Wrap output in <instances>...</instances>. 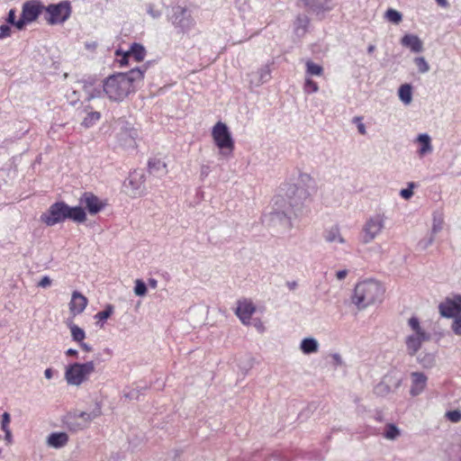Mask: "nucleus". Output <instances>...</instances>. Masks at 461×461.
<instances>
[{
    "label": "nucleus",
    "instance_id": "1",
    "mask_svg": "<svg viewBox=\"0 0 461 461\" xmlns=\"http://www.w3.org/2000/svg\"><path fill=\"white\" fill-rule=\"evenodd\" d=\"M306 197V190L288 185L284 194H277L273 199L271 210L264 214V221L270 226L279 228L281 232L291 230L293 228L291 215L294 208L300 206Z\"/></svg>",
    "mask_w": 461,
    "mask_h": 461
},
{
    "label": "nucleus",
    "instance_id": "2",
    "mask_svg": "<svg viewBox=\"0 0 461 461\" xmlns=\"http://www.w3.org/2000/svg\"><path fill=\"white\" fill-rule=\"evenodd\" d=\"M146 68H132L126 73L108 77L104 82V92L112 101L121 102L133 92L143 80Z\"/></svg>",
    "mask_w": 461,
    "mask_h": 461
},
{
    "label": "nucleus",
    "instance_id": "3",
    "mask_svg": "<svg viewBox=\"0 0 461 461\" xmlns=\"http://www.w3.org/2000/svg\"><path fill=\"white\" fill-rule=\"evenodd\" d=\"M41 220L47 226H54L66 220L81 223L86 220V214L81 206L72 207L65 202H56L50 206L46 212L41 214Z\"/></svg>",
    "mask_w": 461,
    "mask_h": 461
},
{
    "label": "nucleus",
    "instance_id": "4",
    "mask_svg": "<svg viewBox=\"0 0 461 461\" xmlns=\"http://www.w3.org/2000/svg\"><path fill=\"white\" fill-rule=\"evenodd\" d=\"M384 293V288L379 282L373 279L365 280L356 285L352 302L358 309H365L376 302H381Z\"/></svg>",
    "mask_w": 461,
    "mask_h": 461
},
{
    "label": "nucleus",
    "instance_id": "5",
    "mask_svg": "<svg viewBox=\"0 0 461 461\" xmlns=\"http://www.w3.org/2000/svg\"><path fill=\"white\" fill-rule=\"evenodd\" d=\"M408 326L411 333L405 338L406 351L409 356L413 357L421 348L422 344L430 339V334L421 326L420 321L415 316L408 320Z\"/></svg>",
    "mask_w": 461,
    "mask_h": 461
},
{
    "label": "nucleus",
    "instance_id": "6",
    "mask_svg": "<svg viewBox=\"0 0 461 461\" xmlns=\"http://www.w3.org/2000/svg\"><path fill=\"white\" fill-rule=\"evenodd\" d=\"M95 371V363L87 361L86 363H73L67 366L65 379L70 385L79 386L89 380Z\"/></svg>",
    "mask_w": 461,
    "mask_h": 461
},
{
    "label": "nucleus",
    "instance_id": "7",
    "mask_svg": "<svg viewBox=\"0 0 461 461\" xmlns=\"http://www.w3.org/2000/svg\"><path fill=\"white\" fill-rule=\"evenodd\" d=\"M212 137L215 145L220 149V155L224 158H229L232 155L234 150V140L228 126L218 122L212 130Z\"/></svg>",
    "mask_w": 461,
    "mask_h": 461
},
{
    "label": "nucleus",
    "instance_id": "8",
    "mask_svg": "<svg viewBox=\"0 0 461 461\" xmlns=\"http://www.w3.org/2000/svg\"><path fill=\"white\" fill-rule=\"evenodd\" d=\"M387 217L383 212L369 216L362 227L361 240L364 244L372 242L385 228Z\"/></svg>",
    "mask_w": 461,
    "mask_h": 461
},
{
    "label": "nucleus",
    "instance_id": "9",
    "mask_svg": "<svg viewBox=\"0 0 461 461\" xmlns=\"http://www.w3.org/2000/svg\"><path fill=\"white\" fill-rule=\"evenodd\" d=\"M43 5L37 0H30L23 5L22 15L18 19L16 28L23 30L28 23L34 22L43 10Z\"/></svg>",
    "mask_w": 461,
    "mask_h": 461
},
{
    "label": "nucleus",
    "instance_id": "10",
    "mask_svg": "<svg viewBox=\"0 0 461 461\" xmlns=\"http://www.w3.org/2000/svg\"><path fill=\"white\" fill-rule=\"evenodd\" d=\"M171 22L176 28L180 29L183 32H188L195 26V21L190 12L180 5L173 8Z\"/></svg>",
    "mask_w": 461,
    "mask_h": 461
},
{
    "label": "nucleus",
    "instance_id": "11",
    "mask_svg": "<svg viewBox=\"0 0 461 461\" xmlns=\"http://www.w3.org/2000/svg\"><path fill=\"white\" fill-rule=\"evenodd\" d=\"M48 17L47 22L50 24L63 23L70 16L71 9L68 2H61L57 5H50L46 8Z\"/></svg>",
    "mask_w": 461,
    "mask_h": 461
},
{
    "label": "nucleus",
    "instance_id": "12",
    "mask_svg": "<svg viewBox=\"0 0 461 461\" xmlns=\"http://www.w3.org/2000/svg\"><path fill=\"white\" fill-rule=\"evenodd\" d=\"M438 311L442 317L456 318L461 315V295L456 294L453 297H447L438 305Z\"/></svg>",
    "mask_w": 461,
    "mask_h": 461
},
{
    "label": "nucleus",
    "instance_id": "13",
    "mask_svg": "<svg viewBox=\"0 0 461 461\" xmlns=\"http://www.w3.org/2000/svg\"><path fill=\"white\" fill-rule=\"evenodd\" d=\"M115 55L118 58L121 57L119 62L121 66H124L128 64V60L131 58L134 59L138 62L142 61L146 56V50L142 45L139 43H133L128 51L122 52V50H117L115 51Z\"/></svg>",
    "mask_w": 461,
    "mask_h": 461
},
{
    "label": "nucleus",
    "instance_id": "14",
    "mask_svg": "<svg viewBox=\"0 0 461 461\" xmlns=\"http://www.w3.org/2000/svg\"><path fill=\"white\" fill-rule=\"evenodd\" d=\"M255 312L256 307L251 301L244 299L238 302L236 314L243 324L249 325L250 323Z\"/></svg>",
    "mask_w": 461,
    "mask_h": 461
},
{
    "label": "nucleus",
    "instance_id": "15",
    "mask_svg": "<svg viewBox=\"0 0 461 461\" xmlns=\"http://www.w3.org/2000/svg\"><path fill=\"white\" fill-rule=\"evenodd\" d=\"M80 203L85 205L90 214H96L104 208V203L94 194L85 193Z\"/></svg>",
    "mask_w": 461,
    "mask_h": 461
},
{
    "label": "nucleus",
    "instance_id": "16",
    "mask_svg": "<svg viewBox=\"0 0 461 461\" xmlns=\"http://www.w3.org/2000/svg\"><path fill=\"white\" fill-rule=\"evenodd\" d=\"M271 78V68L268 64L259 68L257 71L249 74V84L253 86H259Z\"/></svg>",
    "mask_w": 461,
    "mask_h": 461
},
{
    "label": "nucleus",
    "instance_id": "17",
    "mask_svg": "<svg viewBox=\"0 0 461 461\" xmlns=\"http://www.w3.org/2000/svg\"><path fill=\"white\" fill-rule=\"evenodd\" d=\"M428 376L422 372L411 373L410 393L412 396L420 395L426 388Z\"/></svg>",
    "mask_w": 461,
    "mask_h": 461
},
{
    "label": "nucleus",
    "instance_id": "18",
    "mask_svg": "<svg viewBox=\"0 0 461 461\" xmlns=\"http://www.w3.org/2000/svg\"><path fill=\"white\" fill-rule=\"evenodd\" d=\"M88 300L81 293L75 291L72 293L71 301L69 303V311L72 315L76 316L84 312L87 305Z\"/></svg>",
    "mask_w": 461,
    "mask_h": 461
},
{
    "label": "nucleus",
    "instance_id": "19",
    "mask_svg": "<svg viewBox=\"0 0 461 461\" xmlns=\"http://www.w3.org/2000/svg\"><path fill=\"white\" fill-rule=\"evenodd\" d=\"M401 44L410 49L412 52L419 53L423 50V43L421 40L415 34H405L401 39Z\"/></svg>",
    "mask_w": 461,
    "mask_h": 461
},
{
    "label": "nucleus",
    "instance_id": "20",
    "mask_svg": "<svg viewBox=\"0 0 461 461\" xmlns=\"http://www.w3.org/2000/svg\"><path fill=\"white\" fill-rule=\"evenodd\" d=\"M304 5L316 14L330 11L333 8L331 0H302Z\"/></svg>",
    "mask_w": 461,
    "mask_h": 461
},
{
    "label": "nucleus",
    "instance_id": "21",
    "mask_svg": "<svg viewBox=\"0 0 461 461\" xmlns=\"http://www.w3.org/2000/svg\"><path fill=\"white\" fill-rule=\"evenodd\" d=\"M416 141L420 145V148L417 150V153L420 157H424L433 151L431 138L428 133L419 134Z\"/></svg>",
    "mask_w": 461,
    "mask_h": 461
},
{
    "label": "nucleus",
    "instance_id": "22",
    "mask_svg": "<svg viewBox=\"0 0 461 461\" xmlns=\"http://www.w3.org/2000/svg\"><path fill=\"white\" fill-rule=\"evenodd\" d=\"M47 445L53 448H61L68 442V436L66 432H52L47 438Z\"/></svg>",
    "mask_w": 461,
    "mask_h": 461
},
{
    "label": "nucleus",
    "instance_id": "23",
    "mask_svg": "<svg viewBox=\"0 0 461 461\" xmlns=\"http://www.w3.org/2000/svg\"><path fill=\"white\" fill-rule=\"evenodd\" d=\"M324 240L329 243L345 244L346 240L342 237L340 229L338 225L327 229L323 234Z\"/></svg>",
    "mask_w": 461,
    "mask_h": 461
},
{
    "label": "nucleus",
    "instance_id": "24",
    "mask_svg": "<svg viewBox=\"0 0 461 461\" xmlns=\"http://www.w3.org/2000/svg\"><path fill=\"white\" fill-rule=\"evenodd\" d=\"M309 22L307 15L300 14L296 17L294 23V32L298 37H303L306 33Z\"/></svg>",
    "mask_w": 461,
    "mask_h": 461
},
{
    "label": "nucleus",
    "instance_id": "25",
    "mask_svg": "<svg viewBox=\"0 0 461 461\" xmlns=\"http://www.w3.org/2000/svg\"><path fill=\"white\" fill-rule=\"evenodd\" d=\"M300 349L305 355L317 353L319 350V342L314 338H305L301 341Z\"/></svg>",
    "mask_w": 461,
    "mask_h": 461
},
{
    "label": "nucleus",
    "instance_id": "26",
    "mask_svg": "<svg viewBox=\"0 0 461 461\" xmlns=\"http://www.w3.org/2000/svg\"><path fill=\"white\" fill-rule=\"evenodd\" d=\"M149 170L151 174L158 176H164L167 172L166 163L158 158H152L149 161Z\"/></svg>",
    "mask_w": 461,
    "mask_h": 461
},
{
    "label": "nucleus",
    "instance_id": "27",
    "mask_svg": "<svg viewBox=\"0 0 461 461\" xmlns=\"http://www.w3.org/2000/svg\"><path fill=\"white\" fill-rule=\"evenodd\" d=\"M391 377L389 376H385L380 383H378L375 388H374V393L377 395V396H381V397H384V396H386L388 393H391L392 391V385H391Z\"/></svg>",
    "mask_w": 461,
    "mask_h": 461
},
{
    "label": "nucleus",
    "instance_id": "28",
    "mask_svg": "<svg viewBox=\"0 0 461 461\" xmlns=\"http://www.w3.org/2000/svg\"><path fill=\"white\" fill-rule=\"evenodd\" d=\"M64 422H65L67 428L73 431L81 430L86 428V424L82 423L80 421V420H78L77 412H75L73 414H68L66 417Z\"/></svg>",
    "mask_w": 461,
    "mask_h": 461
},
{
    "label": "nucleus",
    "instance_id": "29",
    "mask_svg": "<svg viewBox=\"0 0 461 461\" xmlns=\"http://www.w3.org/2000/svg\"><path fill=\"white\" fill-rule=\"evenodd\" d=\"M417 361L423 368L430 369L436 365V356L433 353H422L417 357Z\"/></svg>",
    "mask_w": 461,
    "mask_h": 461
},
{
    "label": "nucleus",
    "instance_id": "30",
    "mask_svg": "<svg viewBox=\"0 0 461 461\" xmlns=\"http://www.w3.org/2000/svg\"><path fill=\"white\" fill-rule=\"evenodd\" d=\"M101 414V409L99 406H97L93 411L91 412H86L81 411L77 413V418L80 420V421L84 424H86V428L88 426L91 420L95 419L96 417L100 416Z\"/></svg>",
    "mask_w": 461,
    "mask_h": 461
},
{
    "label": "nucleus",
    "instance_id": "31",
    "mask_svg": "<svg viewBox=\"0 0 461 461\" xmlns=\"http://www.w3.org/2000/svg\"><path fill=\"white\" fill-rule=\"evenodd\" d=\"M399 98L400 100L405 104H409L412 99L411 87L410 85L405 84L400 86L399 88Z\"/></svg>",
    "mask_w": 461,
    "mask_h": 461
},
{
    "label": "nucleus",
    "instance_id": "32",
    "mask_svg": "<svg viewBox=\"0 0 461 461\" xmlns=\"http://www.w3.org/2000/svg\"><path fill=\"white\" fill-rule=\"evenodd\" d=\"M101 118V114L99 112L90 111L86 113L84 120L82 121V125L85 128H90L94 126Z\"/></svg>",
    "mask_w": 461,
    "mask_h": 461
},
{
    "label": "nucleus",
    "instance_id": "33",
    "mask_svg": "<svg viewBox=\"0 0 461 461\" xmlns=\"http://www.w3.org/2000/svg\"><path fill=\"white\" fill-rule=\"evenodd\" d=\"M401 435V431L400 429H398V427H396L394 424L393 423H388L386 424L385 428H384V437L386 438V439H389V440H394L396 439L399 436Z\"/></svg>",
    "mask_w": 461,
    "mask_h": 461
},
{
    "label": "nucleus",
    "instance_id": "34",
    "mask_svg": "<svg viewBox=\"0 0 461 461\" xmlns=\"http://www.w3.org/2000/svg\"><path fill=\"white\" fill-rule=\"evenodd\" d=\"M72 339L77 343H81L86 338V332L83 329L76 324L69 325Z\"/></svg>",
    "mask_w": 461,
    "mask_h": 461
},
{
    "label": "nucleus",
    "instance_id": "35",
    "mask_svg": "<svg viewBox=\"0 0 461 461\" xmlns=\"http://www.w3.org/2000/svg\"><path fill=\"white\" fill-rule=\"evenodd\" d=\"M306 74L308 76H321L323 68L319 64L314 63L312 60L306 61Z\"/></svg>",
    "mask_w": 461,
    "mask_h": 461
},
{
    "label": "nucleus",
    "instance_id": "36",
    "mask_svg": "<svg viewBox=\"0 0 461 461\" xmlns=\"http://www.w3.org/2000/svg\"><path fill=\"white\" fill-rule=\"evenodd\" d=\"M384 18L394 24H398L402 20V14L397 10L389 8L384 14Z\"/></svg>",
    "mask_w": 461,
    "mask_h": 461
},
{
    "label": "nucleus",
    "instance_id": "37",
    "mask_svg": "<svg viewBox=\"0 0 461 461\" xmlns=\"http://www.w3.org/2000/svg\"><path fill=\"white\" fill-rule=\"evenodd\" d=\"M113 312V306L111 304L106 305L104 311L98 312L95 315V319L98 321H105L107 320Z\"/></svg>",
    "mask_w": 461,
    "mask_h": 461
},
{
    "label": "nucleus",
    "instance_id": "38",
    "mask_svg": "<svg viewBox=\"0 0 461 461\" xmlns=\"http://www.w3.org/2000/svg\"><path fill=\"white\" fill-rule=\"evenodd\" d=\"M303 89L305 93L312 94L318 92L319 86L315 81L307 77L304 82Z\"/></svg>",
    "mask_w": 461,
    "mask_h": 461
},
{
    "label": "nucleus",
    "instance_id": "39",
    "mask_svg": "<svg viewBox=\"0 0 461 461\" xmlns=\"http://www.w3.org/2000/svg\"><path fill=\"white\" fill-rule=\"evenodd\" d=\"M134 293L138 296H144L147 294V285L142 280L135 281Z\"/></svg>",
    "mask_w": 461,
    "mask_h": 461
},
{
    "label": "nucleus",
    "instance_id": "40",
    "mask_svg": "<svg viewBox=\"0 0 461 461\" xmlns=\"http://www.w3.org/2000/svg\"><path fill=\"white\" fill-rule=\"evenodd\" d=\"M414 62L420 73H426L429 70V66L423 57L415 58Z\"/></svg>",
    "mask_w": 461,
    "mask_h": 461
},
{
    "label": "nucleus",
    "instance_id": "41",
    "mask_svg": "<svg viewBox=\"0 0 461 461\" xmlns=\"http://www.w3.org/2000/svg\"><path fill=\"white\" fill-rule=\"evenodd\" d=\"M83 83V87L84 89L86 90V92L88 94V100L92 99V98H95V96H97V94L99 93L98 91H96L95 89V90H91V87L93 86L94 85V80H90V81H82Z\"/></svg>",
    "mask_w": 461,
    "mask_h": 461
},
{
    "label": "nucleus",
    "instance_id": "42",
    "mask_svg": "<svg viewBox=\"0 0 461 461\" xmlns=\"http://www.w3.org/2000/svg\"><path fill=\"white\" fill-rule=\"evenodd\" d=\"M446 417L452 422H458L461 420V411L457 410L449 411L446 413Z\"/></svg>",
    "mask_w": 461,
    "mask_h": 461
},
{
    "label": "nucleus",
    "instance_id": "43",
    "mask_svg": "<svg viewBox=\"0 0 461 461\" xmlns=\"http://www.w3.org/2000/svg\"><path fill=\"white\" fill-rule=\"evenodd\" d=\"M451 328L456 335L461 336V315L454 319Z\"/></svg>",
    "mask_w": 461,
    "mask_h": 461
},
{
    "label": "nucleus",
    "instance_id": "44",
    "mask_svg": "<svg viewBox=\"0 0 461 461\" xmlns=\"http://www.w3.org/2000/svg\"><path fill=\"white\" fill-rule=\"evenodd\" d=\"M11 33H12V30L8 24H2L0 26V40L10 37Z\"/></svg>",
    "mask_w": 461,
    "mask_h": 461
},
{
    "label": "nucleus",
    "instance_id": "45",
    "mask_svg": "<svg viewBox=\"0 0 461 461\" xmlns=\"http://www.w3.org/2000/svg\"><path fill=\"white\" fill-rule=\"evenodd\" d=\"M10 421H11V416L8 412H4L2 414V420H1V429L3 430H5V429H9V424H10Z\"/></svg>",
    "mask_w": 461,
    "mask_h": 461
},
{
    "label": "nucleus",
    "instance_id": "46",
    "mask_svg": "<svg viewBox=\"0 0 461 461\" xmlns=\"http://www.w3.org/2000/svg\"><path fill=\"white\" fill-rule=\"evenodd\" d=\"M414 186L413 183L409 185L408 188L402 189L400 194L404 199H410L413 195L412 187Z\"/></svg>",
    "mask_w": 461,
    "mask_h": 461
},
{
    "label": "nucleus",
    "instance_id": "47",
    "mask_svg": "<svg viewBox=\"0 0 461 461\" xmlns=\"http://www.w3.org/2000/svg\"><path fill=\"white\" fill-rule=\"evenodd\" d=\"M330 357L332 359V365L335 366L336 367L343 366V359L339 353L331 354Z\"/></svg>",
    "mask_w": 461,
    "mask_h": 461
},
{
    "label": "nucleus",
    "instance_id": "48",
    "mask_svg": "<svg viewBox=\"0 0 461 461\" xmlns=\"http://www.w3.org/2000/svg\"><path fill=\"white\" fill-rule=\"evenodd\" d=\"M17 21L16 20V14H15V10L14 9H11L8 13V15H7V18H6V22L12 25H14L16 27V23H17Z\"/></svg>",
    "mask_w": 461,
    "mask_h": 461
},
{
    "label": "nucleus",
    "instance_id": "49",
    "mask_svg": "<svg viewBox=\"0 0 461 461\" xmlns=\"http://www.w3.org/2000/svg\"><path fill=\"white\" fill-rule=\"evenodd\" d=\"M148 13L150 16L153 18H158L161 15V12L158 10H156L153 5H149L148 7Z\"/></svg>",
    "mask_w": 461,
    "mask_h": 461
},
{
    "label": "nucleus",
    "instance_id": "50",
    "mask_svg": "<svg viewBox=\"0 0 461 461\" xmlns=\"http://www.w3.org/2000/svg\"><path fill=\"white\" fill-rule=\"evenodd\" d=\"M50 285H51V279L48 276H43L41 279V281L39 282V286H41L42 288H46V287L50 286Z\"/></svg>",
    "mask_w": 461,
    "mask_h": 461
},
{
    "label": "nucleus",
    "instance_id": "51",
    "mask_svg": "<svg viewBox=\"0 0 461 461\" xmlns=\"http://www.w3.org/2000/svg\"><path fill=\"white\" fill-rule=\"evenodd\" d=\"M253 326L260 333H263L265 331V325L263 324V322L260 320H255L253 322Z\"/></svg>",
    "mask_w": 461,
    "mask_h": 461
},
{
    "label": "nucleus",
    "instance_id": "52",
    "mask_svg": "<svg viewBox=\"0 0 461 461\" xmlns=\"http://www.w3.org/2000/svg\"><path fill=\"white\" fill-rule=\"evenodd\" d=\"M210 172H211V169H210V167L208 165H203L201 167V173H200V175H201V177L203 179L207 177L208 175L210 174Z\"/></svg>",
    "mask_w": 461,
    "mask_h": 461
},
{
    "label": "nucleus",
    "instance_id": "53",
    "mask_svg": "<svg viewBox=\"0 0 461 461\" xmlns=\"http://www.w3.org/2000/svg\"><path fill=\"white\" fill-rule=\"evenodd\" d=\"M442 228V222L441 221H437L434 219L433 226H432V232L437 233Z\"/></svg>",
    "mask_w": 461,
    "mask_h": 461
},
{
    "label": "nucleus",
    "instance_id": "54",
    "mask_svg": "<svg viewBox=\"0 0 461 461\" xmlns=\"http://www.w3.org/2000/svg\"><path fill=\"white\" fill-rule=\"evenodd\" d=\"M57 374V371H55L54 369L52 368H47L45 371H44V375L47 379L50 380L52 379V377L54 376V375Z\"/></svg>",
    "mask_w": 461,
    "mask_h": 461
},
{
    "label": "nucleus",
    "instance_id": "55",
    "mask_svg": "<svg viewBox=\"0 0 461 461\" xmlns=\"http://www.w3.org/2000/svg\"><path fill=\"white\" fill-rule=\"evenodd\" d=\"M347 276H348V270H346V269L339 270L336 273V277L339 280H343L344 278H346Z\"/></svg>",
    "mask_w": 461,
    "mask_h": 461
},
{
    "label": "nucleus",
    "instance_id": "56",
    "mask_svg": "<svg viewBox=\"0 0 461 461\" xmlns=\"http://www.w3.org/2000/svg\"><path fill=\"white\" fill-rule=\"evenodd\" d=\"M127 398L130 399H138L139 397V392L135 389L130 391L128 393L125 394Z\"/></svg>",
    "mask_w": 461,
    "mask_h": 461
},
{
    "label": "nucleus",
    "instance_id": "57",
    "mask_svg": "<svg viewBox=\"0 0 461 461\" xmlns=\"http://www.w3.org/2000/svg\"><path fill=\"white\" fill-rule=\"evenodd\" d=\"M433 240H434V238H433V236H431V237H429V239L428 240L420 241V245L422 246V248L425 249L432 244Z\"/></svg>",
    "mask_w": 461,
    "mask_h": 461
},
{
    "label": "nucleus",
    "instance_id": "58",
    "mask_svg": "<svg viewBox=\"0 0 461 461\" xmlns=\"http://www.w3.org/2000/svg\"><path fill=\"white\" fill-rule=\"evenodd\" d=\"M297 282L296 281H288L286 283V286L289 288V290H294L297 287Z\"/></svg>",
    "mask_w": 461,
    "mask_h": 461
},
{
    "label": "nucleus",
    "instance_id": "59",
    "mask_svg": "<svg viewBox=\"0 0 461 461\" xmlns=\"http://www.w3.org/2000/svg\"><path fill=\"white\" fill-rule=\"evenodd\" d=\"M357 130H358V132L362 135L366 134V126L362 122L358 123Z\"/></svg>",
    "mask_w": 461,
    "mask_h": 461
},
{
    "label": "nucleus",
    "instance_id": "60",
    "mask_svg": "<svg viewBox=\"0 0 461 461\" xmlns=\"http://www.w3.org/2000/svg\"><path fill=\"white\" fill-rule=\"evenodd\" d=\"M79 345L82 348V349H84L86 352H89L92 350V348L88 344H86L83 341L81 343H79Z\"/></svg>",
    "mask_w": 461,
    "mask_h": 461
},
{
    "label": "nucleus",
    "instance_id": "61",
    "mask_svg": "<svg viewBox=\"0 0 461 461\" xmlns=\"http://www.w3.org/2000/svg\"><path fill=\"white\" fill-rule=\"evenodd\" d=\"M435 1L441 7H447L448 6L447 0H435Z\"/></svg>",
    "mask_w": 461,
    "mask_h": 461
},
{
    "label": "nucleus",
    "instance_id": "62",
    "mask_svg": "<svg viewBox=\"0 0 461 461\" xmlns=\"http://www.w3.org/2000/svg\"><path fill=\"white\" fill-rule=\"evenodd\" d=\"M149 285L151 287V288H156L157 285H158V281L154 278H149Z\"/></svg>",
    "mask_w": 461,
    "mask_h": 461
},
{
    "label": "nucleus",
    "instance_id": "63",
    "mask_svg": "<svg viewBox=\"0 0 461 461\" xmlns=\"http://www.w3.org/2000/svg\"><path fill=\"white\" fill-rule=\"evenodd\" d=\"M66 355L67 356H74V357H77V351L76 349H73V348H69L66 351Z\"/></svg>",
    "mask_w": 461,
    "mask_h": 461
},
{
    "label": "nucleus",
    "instance_id": "64",
    "mask_svg": "<svg viewBox=\"0 0 461 461\" xmlns=\"http://www.w3.org/2000/svg\"><path fill=\"white\" fill-rule=\"evenodd\" d=\"M5 433V439L8 441V442H11L12 441V433H11V430L10 429H5L4 430Z\"/></svg>",
    "mask_w": 461,
    "mask_h": 461
}]
</instances>
